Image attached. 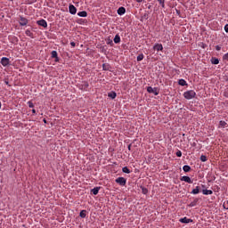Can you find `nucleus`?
<instances>
[{
  "mask_svg": "<svg viewBox=\"0 0 228 228\" xmlns=\"http://www.w3.org/2000/svg\"><path fill=\"white\" fill-rule=\"evenodd\" d=\"M195 95H197V94L193 90L187 91L183 94V97L188 101L191 99H195Z\"/></svg>",
  "mask_w": 228,
  "mask_h": 228,
  "instance_id": "1",
  "label": "nucleus"
},
{
  "mask_svg": "<svg viewBox=\"0 0 228 228\" xmlns=\"http://www.w3.org/2000/svg\"><path fill=\"white\" fill-rule=\"evenodd\" d=\"M147 92L149 94H154L155 95H159V90H158V87L153 88L152 86H148Z\"/></svg>",
  "mask_w": 228,
  "mask_h": 228,
  "instance_id": "2",
  "label": "nucleus"
},
{
  "mask_svg": "<svg viewBox=\"0 0 228 228\" xmlns=\"http://www.w3.org/2000/svg\"><path fill=\"white\" fill-rule=\"evenodd\" d=\"M126 182H127V180H126V178H124V177H118L116 179V183L118 184H119L120 186H126Z\"/></svg>",
  "mask_w": 228,
  "mask_h": 228,
  "instance_id": "3",
  "label": "nucleus"
},
{
  "mask_svg": "<svg viewBox=\"0 0 228 228\" xmlns=\"http://www.w3.org/2000/svg\"><path fill=\"white\" fill-rule=\"evenodd\" d=\"M1 65H3V67H8V65H10V59L3 57L1 59Z\"/></svg>",
  "mask_w": 228,
  "mask_h": 228,
  "instance_id": "4",
  "label": "nucleus"
},
{
  "mask_svg": "<svg viewBox=\"0 0 228 228\" xmlns=\"http://www.w3.org/2000/svg\"><path fill=\"white\" fill-rule=\"evenodd\" d=\"M69 10L71 15H76V13L77 12V9L76 8V6H74V4H69Z\"/></svg>",
  "mask_w": 228,
  "mask_h": 228,
  "instance_id": "5",
  "label": "nucleus"
},
{
  "mask_svg": "<svg viewBox=\"0 0 228 228\" xmlns=\"http://www.w3.org/2000/svg\"><path fill=\"white\" fill-rule=\"evenodd\" d=\"M180 181H183L184 183H188L189 184L193 183V181H191V178H190V176H182L180 178Z\"/></svg>",
  "mask_w": 228,
  "mask_h": 228,
  "instance_id": "6",
  "label": "nucleus"
},
{
  "mask_svg": "<svg viewBox=\"0 0 228 228\" xmlns=\"http://www.w3.org/2000/svg\"><path fill=\"white\" fill-rule=\"evenodd\" d=\"M28 22V19L22 16L20 17V26H27Z\"/></svg>",
  "mask_w": 228,
  "mask_h": 228,
  "instance_id": "7",
  "label": "nucleus"
},
{
  "mask_svg": "<svg viewBox=\"0 0 228 228\" xmlns=\"http://www.w3.org/2000/svg\"><path fill=\"white\" fill-rule=\"evenodd\" d=\"M179 222H181V224H191L193 220L188 217H183V218H180Z\"/></svg>",
  "mask_w": 228,
  "mask_h": 228,
  "instance_id": "8",
  "label": "nucleus"
},
{
  "mask_svg": "<svg viewBox=\"0 0 228 228\" xmlns=\"http://www.w3.org/2000/svg\"><path fill=\"white\" fill-rule=\"evenodd\" d=\"M37 24H38V26H42V28H47V21H45V20H37Z\"/></svg>",
  "mask_w": 228,
  "mask_h": 228,
  "instance_id": "9",
  "label": "nucleus"
},
{
  "mask_svg": "<svg viewBox=\"0 0 228 228\" xmlns=\"http://www.w3.org/2000/svg\"><path fill=\"white\" fill-rule=\"evenodd\" d=\"M153 49L155 51H163V45L161 44H156L154 46H153Z\"/></svg>",
  "mask_w": 228,
  "mask_h": 228,
  "instance_id": "10",
  "label": "nucleus"
},
{
  "mask_svg": "<svg viewBox=\"0 0 228 228\" xmlns=\"http://www.w3.org/2000/svg\"><path fill=\"white\" fill-rule=\"evenodd\" d=\"M191 193H192V195H198V193H200V187L197 186Z\"/></svg>",
  "mask_w": 228,
  "mask_h": 228,
  "instance_id": "11",
  "label": "nucleus"
},
{
  "mask_svg": "<svg viewBox=\"0 0 228 228\" xmlns=\"http://www.w3.org/2000/svg\"><path fill=\"white\" fill-rule=\"evenodd\" d=\"M124 13H126V8L125 7H119L118 9V15H124Z\"/></svg>",
  "mask_w": 228,
  "mask_h": 228,
  "instance_id": "12",
  "label": "nucleus"
},
{
  "mask_svg": "<svg viewBox=\"0 0 228 228\" xmlns=\"http://www.w3.org/2000/svg\"><path fill=\"white\" fill-rule=\"evenodd\" d=\"M211 63L212 65H218L220 63V61L217 58L212 57Z\"/></svg>",
  "mask_w": 228,
  "mask_h": 228,
  "instance_id": "13",
  "label": "nucleus"
},
{
  "mask_svg": "<svg viewBox=\"0 0 228 228\" xmlns=\"http://www.w3.org/2000/svg\"><path fill=\"white\" fill-rule=\"evenodd\" d=\"M199 203V199H195L192 202L189 204V208H195L197 204Z\"/></svg>",
  "mask_w": 228,
  "mask_h": 228,
  "instance_id": "14",
  "label": "nucleus"
},
{
  "mask_svg": "<svg viewBox=\"0 0 228 228\" xmlns=\"http://www.w3.org/2000/svg\"><path fill=\"white\" fill-rule=\"evenodd\" d=\"M202 193H203V195H213V191L208 190V189H204L202 191Z\"/></svg>",
  "mask_w": 228,
  "mask_h": 228,
  "instance_id": "15",
  "label": "nucleus"
},
{
  "mask_svg": "<svg viewBox=\"0 0 228 228\" xmlns=\"http://www.w3.org/2000/svg\"><path fill=\"white\" fill-rule=\"evenodd\" d=\"M225 126H227V122L224 121V120H221L219 121V126H218V128H224Z\"/></svg>",
  "mask_w": 228,
  "mask_h": 228,
  "instance_id": "16",
  "label": "nucleus"
},
{
  "mask_svg": "<svg viewBox=\"0 0 228 228\" xmlns=\"http://www.w3.org/2000/svg\"><path fill=\"white\" fill-rule=\"evenodd\" d=\"M99 190H101V187H94L91 190L93 195H97L99 193Z\"/></svg>",
  "mask_w": 228,
  "mask_h": 228,
  "instance_id": "17",
  "label": "nucleus"
},
{
  "mask_svg": "<svg viewBox=\"0 0 228 228\" xmlns=\"http://www.w3.org/2000/svg\"><path fill=\"white\" fill-rule=\"evenodd\" d=\"M78 17H87L88 16V12H86V11H82L77 12Z\"/></svg>",
  "mask_w": 228,
  "mask_h": 228,
  "instance_id": "18",
  "label": "nucleus"
},
{
  "mask_svg": "<svg viewBox=\"0 0 228 228\" xmlns=\"http://www.w3.org/2000/svg\"><path fill=\"white\" fill-rule=\"evenodd\" d=\"M114 44H120V36L118 34L114 37Z\"/></svg>",
  "mask_w": 228,
  "mask_h": 228,
  "instance_id": "19",
  "label": "nucleus"
},
{
  "mask_svg": "<svg viewBox=\"0 0 228 228\" xmlns=\"http://www.w3.org/2000/svg\"><path fill=\"white\" fill-rule=\"evenodd\" d=\"M178 85H180V86H186V85H188V84L186 83V80H184V79H180V80L178 81Z\"/></svg>",
  "mask_w": 228,
  "mask_h": 228,
  "instance_id": "20",
  "label": "nucleus"
},
{
  "mask_svg": "<svg viewBox=\"0 0 228 228\" xmlns=\"http://www.w3.org/2000/svg\"><path fill=\"white\" fill-rule=\"evenodd\" d=\"M80 218H86V210H81L79 214Z\"/></svg>",
  "mask_w": 228,
  "mask_h": 228,
  "instance_id": "21",
  "label": "nucleus"
},
{
  "mask_svg": "<svg viewBox=\"0 0 228 228\" xmlns=\"http://www.w3.org/2000/svg\"><path fill=\"white\" fill-rule=\"evenodd\" d=\"M108 97H110V99H115V97H117V93L115 92L109 93Z\"/></svg>",
  "mask_w": 228,
  "mask_h": 228,
  "instance_id": "22",
  "label": "nucleus"
},
{
  "mask_svg": "<svg viewBox=\"0 0 228 228\" xmlns=\"http://www.w3.org/2000/svg\"><path fill=\"white\" fill-rule=\"evenodd\" d=\"M183 172H190L191 170V167L188 165L183 166Z\"/></svg>",
  "mask_w": 228,
  "mask_h": 228,
  "instance_id": "23",
  "label": "nucleus"
},
{
  "mask_svg": "<svg viewBox=\"0 0 228 228\" xmlns=\"http://www.w3.org/2000/svg\"><path fill=\"white\" fill-rule=\"evenodd\" d=\"M122 172H124V174H131V170L127 167H123Z\"/></svg>",
  "mask_w": 228,
  "mask_h": 228,
  "instance_id": "24",
  "label": "nucleus"
},
{
  "mask_svg": "<svg viewBox=\"0 0 228 228\" xmlns=\"http://www.w3.org/2000/svg\"><path fill=\"white\" fill-rule=\"evenodd\" d=\"M25 34L27 37H29L30 38H34L33 34L31 33L30 30H26Z\"/></svg>",
  "mask_w": 228,
  "mask_h": 228,
  "instance_id": "25",
  "label": "nucleus"
},
{
  "mask_svg": "<svg viewBox=\"0 0 228 228\" xmlns=\"http://www.w3.org/2000/svg\"><path fill=\"white\" fill-rule=\"evenodd\" d=\"M200 161H203V162L208 161V157L206 155H201L200 156Z\"/></svg>",
  "mask_w": 228,
  "mask_h": 228,
  "instance_id": "26",
  "label": "nucleus"
},
{
  "mask_svg": "<svg viewBox=\"0 0 228 228\" xmlns=\"http://www.w3.org/2000/svg\"><path fill=\"white\" fill-rule=\"evenodd\" d=\"M52 58H58V52L53 51L52 52Z\"/></svg>",
  "mask_w": 228,
  "mask_h": 228,
  "instance_id": "27",
  "label": "nucleus"
},
{
  "mask_svg": "<svg viewBox=\"0 0 228 228\" xmlns=\"http://www.w3.org/2000/svg\"><path fill=\"white\" fill-rule=\"evenodd\" d=\"M158 2L159 3L162 8H165V0H158Z\"/></svg>",
  "mask_w": 228,
  "mask_h": 228,
  "instance_id": "28",
  "label": "nucleus"
},
{
  "mask_svg": "<svg viewBox=\"0 0 228 228\" xmlns=\"http://www.w3.org/2000/svg\"><path fill=\"white\" fill-rule=\"evenodd\" d=\"M142 60H143V54H139L137 56V61H142Z\"/></svg>",
  "mask_w": 228,
  "mask_h": 228,
  "instance_id": "29",
  "label": "nucleus"
},
{
  "mask_svg": "<svg viewBox=\"0 0 228 228\" xmlns=\"http://www.w3.org/2000/svg\"><path fill=\"white\" fill-rule=\"evenodd\" d=\"M176 156H177V158H181V156H183V152H181V151H177Z\"/></svg>",
  "mask_w": 228,
  "mask_h": 228,
  "instance_id": "30",
  "label": "nucleus"
},
{
  "mask_svg": "<svg viewBox=\"0 0 228 228\" xmlns=\"http://www.w3.org/2000/svg\"><path fill=\"white\" fill-rule=\"evenodd\" d=\"M28 108H35V104L32 103V102H28Z\"/></svg>",
  "mask_w": 228,
  "mask_h": 228,
  "instance_id": "31",
  "label": "nucleus"
},
{
  "mask_svg": "<svg viewBox=\"0 0 228 228\" xmlns=\"http://www.w3.org/2000/svg\"><path fill=\"white\" fill-rule=\"evenodd\" d=\"M216 51H221V50H222V47H221L220 45H216Z\"/></svg>",
  "mask_w": 228,
  "mask_h": 228,
  "instance_id": "32",
  "label": "nucleus"
},
{
  "mask_svg": "<svg viewBox=\"0 0 228 228\" xmlns=\"http://www.w3.org/2000/svg\"><path fill=\"white\" fill-rule=\"evenodd\" d=\"M223 60H228V53L224 55Z\"/></svg>",
  "mask_w": 228,
  "mask_h": 228,
  "instance_id": "33",
  "label": "nucleus"
},
{
  "mask_svg": "<svg viewBox=\"0 0 228 228\" xmlns=\"http://www.w3.org/2000/svg\"><path fill=\"white\" fill-rule=\"evenodd\" d=\"M224 209H228V201L226 203H224Z\"/></svg>",
  "mask_w": 228,
  "mask_h": 228,
  "instance_id": "34",
  "label": "nucleus"
},
{
  "mask_svg": "<svg viewBox=\"0 0 228 228\" xmlns=\"http://www.w3.org/2000/svg\"><path fill=\"white\" fill-rule=\"evenodd\" d=\"M107 44H108L109 45H113V41H112V40H109V41L107 42Z\"/></svg>",
  "mask_w": 228,
  "mask_h": 228,
  "instance_id": "35",
  "label": "nucleus"
},
{
  "mask_svg": "<svg viewBox=\"0 0 228 228\" xmlns=\"http://www.w3.org/2000/svg\"><path fill=\"white\" fill-rule=\"evenodd\" d=\"M224 31H225L226 33H228V24H226V25L224 26Z\"/></svg>",
  "mask_w": 228,
  "mask_h": 228,
  "instance_id": "36",
  "label": "nucleus"
},
{
  "mask_svg": "<svg viewBox=\"0 0 228 228\" xmlns=\"http://www.w3.org/2000/svg\"><path fill=\"white\" fill-rule=\"evenodd\" d=\"M142 193L147 194V189L146 188H142Z\"/></svg>",
  "mask_w": 228,
  "mask_h": 228,
  "instance_id": "37",
  "label": "nucleus"
},
{
  "mask_svg": "<svg viewBox=\"0 0 228 228\" xmlns=\"http://www.w3.org/2000/svg\"><path fill=\"white\" fill-rule=\"evenodd\" d=\"M71 47H76V44L74 42L70 43Z\"/></svg>",
  "mask_w": 228,
  "mask_h": 228,
  "instance_id": "38",
  "label": "nucleus"
},
{
  "mask_svg": "<svg viewBox=\"0 0 228 228\" xmlns=\"http://www.w3.org/2000/svg\"><path fill=\"white\" fill-rule=\"evenodd\" d=\"M103 70H108L106 64H103Z\"/></svg>",
  "mask_w": 228,
  "mask_h": 228,
  "instance_id": "39",
  "label": "nucleus"
},
{
  "mask_svg": "<svg viewBox=\"0 0 228 228\" xmlns=\"http://www.w3.org/2000/svg\"><path fill=\"white\" fill-rule=\"evenodd\" d=\"M144 0H136V3H143Z\"/></svg>",
  "mask_w": 228,
  "mask_h": 228,
  "instance_id": "40",
  "label": "nucleus"
},
{
  "mask_svg": "<svg viewBox=\"0 0 228 228\" xmlns=\"http://www.w3.org/2000/svg\"><path fill=\"white\" fill-rule=\"evenodd\" d=\"M85 86H86V88H88V86H88V83L86 82V83H85Z\"/></svg>",
  "mask_w": 228,
  "mask_h": 228,
  "instance_id": "41",
  "label": "nucleus"
},
{
  "mask_svg": "<svg viewBox=\"0 0 228 228\" xmlns=\"http://www.w3.org/2000/svg\"><path fill=\"white\" fill-rule=\"evenodd\" d=\"M32 113L35 115V113H37V110L35 109H33Z\"/></svg>",
  "mask_w": 228,
  "mask_h": 228,
  "instance_id": "42",
  "label": "nucleus"
},
{
  "mask_svg": "<svg viewBox=\"0 0 228 228\" xmlns=\"http://www.w3.org/2000/svg\"><path fill=\"white\" fill-rule=\"evenodd\" d=\"M128 151H131V144L128 145Z\"/></svg>",
  "mask_w": 228,
  "mask_h": 228,
  "instance_id": "43",
  "label": "nucleus"
},
{
  "mask_svg": "<svg viewBox=\"0 0 228 228\" xmlns=\"http://www.w3.org/2000/svg\"><path fill=\"white\" fill-rule=\"evenodd\" d=\"M1 106H2V104H1V102H0V110H1Z\"/></svg>",
  "mask_w": 228,
  "mask_h": 228,
  "instance_id": "44",
  "label": "nucleus"
},
{
  "mask_svg": "<svg viewBox=\"0 0 228 228\" xmlns=\"http://www.w3.org/2000/svg\"><path fill=\"white\" fill-rule=\"evenodd\" d=\"M5 84H7V85H8V81H5Z\"/></svg>",
  "mask_w": 228,
  "mask_h": 228,
  "instance_id": "45",
  "label": "nucleus"
},
{
  "mask_svg": "<svg viewBox=\"0 0 228 228\" xmlns=\"http://www.w3.org/2000/svg\"><path fill=\"white\" fill-rule=\"evenodd\" d=\"M44 122L45 123V122H47L45 119H44Z\"/></svg>",
  "mask_w": 228,
  "mask_h": 228,
  "instance_id": "46",
  "label": "nucleus"
},
{
  "mask_svg": "<svg viewBox=\"0 0 228 228\" xmlns=\"http://www.w3.org/2000/svg\"><path fill=\"white\" fill-rule=\"evenodd\" d=\"M9 1H12V0H9Z\"/></svg>",
  "mask_w": 228,
  "mask_h": 228,
  "instance_id": "47",
  "label": "nucleus"
}]
</instances>
